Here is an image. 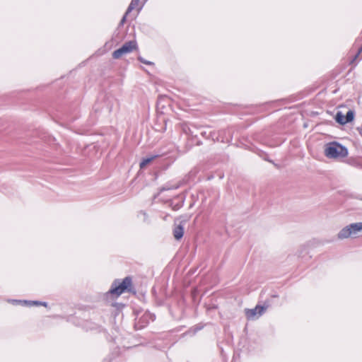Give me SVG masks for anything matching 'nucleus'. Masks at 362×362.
<instances>
[{"label": "nucleus", "mask_w": 362, "mask_h": 362, "mask_svg": "<svg viewBox=\"0 0 362 362\" xmlns=\"http://www.w3.org/2000/svg\"><path fill=\"white\" fill-rule=\"evenodd\" d=\"M324 153L328 158H344L348 155V149L339 143L332 141L325 144Z\"/></svg>", "instance_id": "1"}, {"label": "nucleus", "mask_w": 362, "mask_h": 362, "mask_svg": "<svg viewBox=\"0 0 362 362\" xmlns=\"http://www.w3.org/2000/svg\"><path fill=\"white\" fill-rule=\"evenodd\" d=\"M132 279L130 276L125 277L122 281L119 279H115L106 294L118 297L126 291L131 292L132 291Z\"/></svg>", "instance_id": "2"}, {"label": "nucleus", "mask_w": 362, "mask_h": 362, "mask_svg": "<svg viewBox=\"0 0 362 362\" xmlns=\"http://www.w3.org/2000/svg\"><path fill=\"white\" fill-rule=\"evenodd\" d=\"M362 230V223H351L343 228L338 233L337 237L340 240L354 236Z\"/></svg>", "instance_id": "3"}, {"label": "nucleus", "mask_w": 362, "mask_h": 362, "mask_svg": "<svg viewBox=\"0 0 362 362\" xmlns=\"http://www.w3.org/2000/svg\"><path fill=\"white\" fill-rule=\"evenodd\" d=\"M137 47L136 42L134 40H130L125 42L120 48L115 50L112 53V57L114 59H119L122 55L132 52L134 49Z\"/></svg>", "instance_id": "4"}, {"label": "nucleus", "mask_w": 362, "mask_h": 362, "mask_svg": "<svg viewBox=\"0 0 362 362\" xmlns=\"http://www.w3.org/2000/svg\"><path fill=\"white\" fill-rule=\"evenodd\" d=\"M267 306L257 305L254 308L245 309V314L247 320H253L258 319L266 311Z\"/></svg>", "instance_id": "5"}, {"label": "nucleus", "mask_w": 362, "mask_h": 362, "mask_svg": "<svg viewBox=\"0 0 362 362\" xmlns=\"http://www.w3.org/2000/svg\"><path fill=\"white\" fill-rule=\"evenodd\" d=\"M185 200V197L182 194L177 195L173 200L170 201V206L174 211H177L181 209Z\"/></svg>", "instance_id": "6"}, {"label": "nucleus", "mask_w": 362, "mask_h": 362, "mask_svg": "<svg viewBox=\"0 0 362 362\" xmlns=\"http://www.w3.org/2000/svg\"><path fill=\"white\" fill-rule=\"evenodd\" d=\"M185 221H180L179 224H174L173 234L175 240H180L184 235Z\"/></svg>", "instance_id": "7"}, {"label": "nucleus", "mask_w": 362, "mask_h": 362, "mask_svg": "<svg viewBox=\"0 0 362 362\" xmlns=\"http://www.w3.org/2000/svg\"><path fill=\"white\" fill-rule=\"evenodd\" d=\"M226 133V130L222 129L219 131H213L209 132V139H211L213 141H221L225 142L223 134Z\"/></svg>", "instance_id": "8"}, {"label": "nucleus", "mask_w": 362, "mask_h": 362, "mask_svg": "<svg viewBox=\"0 0 362 362\" xmlns=\"http://www.w3.org/2000/svg\"><path fill=\"white\" fill-rule=\"evenodd\" d=\"M178 187H179V185H170V184L168 183L165 186H163L159 189L158 193L156 195H155L154 197L156 198L163 191L173 189H177Z\"/></svg>", "instance_id": "9"}, {"label": "nucleus", "mask_w": 362, "mask_h": 362, "mask_svg": "<svg viewBox=\"0 0 362 362\" xmlns=\"http://www.w3.org/2000/svg\"><path fill=\"white\" fill-rule=\"evenodd\" d=\"M158 155L151 156L150 157H147L144 158L139 164L141 168H144L146 165L153 160L156 158H157Z\"/></svg>", "instance_id": "10"}, {"label": "nucleus", "mask_w": 362, "mask_h": 362, "mask_svg": "<svg viewBox=\"0 0 362 362\" xmlns=\"http://www.w3.org/2000/svg\"><path fill=\"white\" fill-rule=\"evenodd\" d=\"M181 127H182V132L185 134H186L189 136H191L197 137V135H194L193 131L191 129V128L189 127V126L187 124H185V123L182 124Z\"/></svg>", "instance_id": "11"}, {"label": "nucleus", "mask_w": 362, "mask_h": 362, "mask_svg": "<svg viewBox=\"0 0 362 362\" xmlns=\"http://www.w3.org/2000/svg\"><path fill=\"white\" fill-rule=\"evenodd\" d=\"M23 303L25 305H43L45 307L47 306V303L46 302H42L38 300H24Z\"/></svg>", "instance_id": "12"}, {"label": "nucleus", "mask_w": 362, "mask_h": 362, "mask_svg": "<svg viewBox=\"0 0 362 362\" xmlns=\"http://www.w3.org/2000/svg\"><path fill=\"white\" fill-rule=\"evenodd\" d=\"M345 115L341 112H338L335 116L336 121L340 124H345L346 122L345 120Z\"/></svg>", "instance_id": "13"}, {"label": "nucleus", "mask_w": 362, "mask_h": 362, "mask_svg": "<svg viewBox=\"0 0 362 362\" xmlns=\"http://www.w3.org/2000/svg\"><path fill=\"white\" fill-rule=\"evenodd\" d=\"M139 0H132L126 11V15H128L133 9L138 6Z\"/></svg>", "instance_id": "14"}, {"label": "nucleus", "mask_w": 362, "mask_h": 362, "mask_svg": "<svg viewBox=\"0 0 362 362\" xmlns=\"http://www.w3.org/2000/svg\"><path fill=\"white\" fill-rule=\"evenodd\" d=\"M344 118L346 123L351 122L354 119V112L353 110H349Z\"/></svg>", "instance_id": "15"}, {"label": "nucleus", "mask_w": 362, "mask_h": 362, "mask_svg": "<svg viewBox=\"0 0 362 362\" xmlns=\"http://www.w3.org/2000/svg\"><path fill=\"white\" fill-rule=\"evenodd\" d=\"M138 60H139L140 62H141V63H143V64H147V65H153V62H150V61H148V60H146V59H144L142 57H138Z\"/></svg>", "instance_id": "16"}, {"label": "nucleus", "mask_w": 362, "mask_h": 362, "mask_svg": "<svg viewBox=\"0 0 362 362\" xmlns=\"http://www.w3.org/2000/svg\"><path fill=\"white\" fill-rule=\"evenodd\" d=\"M200 134L202 137L209 139V132H207L206 131H202L201 132Z\"/></svg>", "instance_id": "17"}, {"label": "nucleus", "mask_w": 362, "mask_h": 362, "mask_svg": "<svg viewBox=\"0 0 362 362\" xmlns=\"http://www.w3.org/2000/svg\"><path fill=\"white\" fill-rule=\"evenodd\" d=\"M140 214L144 216V218H143L144 221H147V217H148L147 214L145 211H141L140 212Z\"/></svg>", "instance_id": "18"}, {"label": "nucleus", "mask_w": 362, "mask_h": 362, "mask_svg": "<svg viewBox=\"0 0 362 362\" xmlns=\"http://www.w3.org/2000/svg\"><path fill=\"white\" fill-rule=\"evenodd\" d=\"M127 16V15H126V13H125L124 16L122 17L121 22H120L121 24H123L125 22Z\"/></svg>", "instance_id": "19"}, {"label": "nucleus", "mask_w": 362, "mask_h": 362, "mask_svg": "<svg viewBox=\"0 0 362 362\" xmlns=\"http://www.w3.org/2000/svg\"><path fill=\"white\" fill-rule=\"evenodd\" d=\"M358 130H359L360 134L362 136V124H361V126L358 128Z\"/></svg>", "instance_id": "20"}, {"label": "nucleus", "mask_w": 362, "mask_h": 362, "mask_svg": "<svg viewBox=\"0 0 362 362\" xmlns=\"http://www.w3.org/2000/svg\"><path fill=\"white\" fill-rule=\"evenodd\" d=\"M202 141H198L197 142V145H198V146H200V145H202Z\"/></svg>", "instance_id": "21"}]
</instances>
